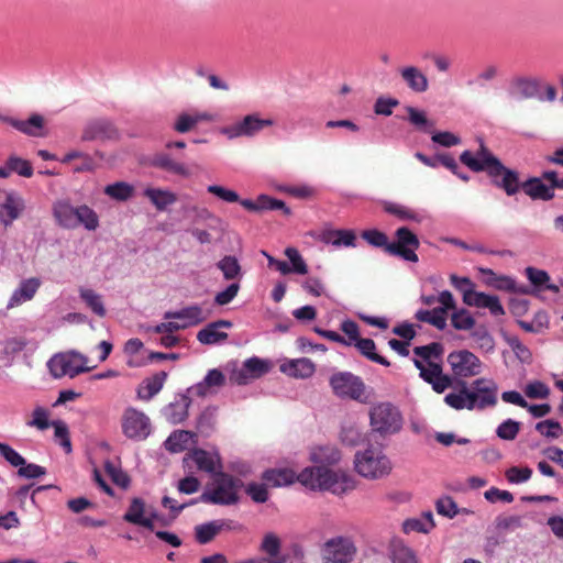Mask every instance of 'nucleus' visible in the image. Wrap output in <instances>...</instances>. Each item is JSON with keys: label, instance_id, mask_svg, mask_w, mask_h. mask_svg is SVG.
<instances>
[{"label": "nucleus", "instance_id": "f257e3e1", "mask_svg": "<svg viewBox=\"0 0 563 563\" xmlns=\"http://www.w3.org/2000/svg\"><path fill=\"white\" fill-rule=\"evenodd\" d=\"M460 161L474 173L485 172L492 185L505 191L507 196H515L520 191L519 173L505 166L484 142H481L475 153L470 150L462 152Z\"/></svg>", "mask_w": 563, "mask_h": 563}, {"label": "nucleus", "instance_id": "f03ea898", "mask_svg": "<svg viewBox=\"0 0 563 563\" xmlns=\"http://www.w3.org/2000/svg\"><path fill=\"white\" fill-rule=\"evenodd\" d=\"M456 389L444 397V402L455 410H484L498 401V386L493 379L477 378L470 386L465 380H457Z\"/></svg>", "mask_w": 563, "mask_h": 563}, {"label": "nucleus", "instance_id": "7ed1b4c3", "mask_svg": "<svg viewBox=\"0 0 563 563\" xmlns=\"http://www.w3.org/2000/svg\"><path fill=\"white\" fill-rule=\"evenodd\" d=\"M413 353L419 357L413 358V364L419 369V376L431 385L433 391L442 394L453 386V378L443 373V367L440 363L444 353L442 343L432 342L427 345L416 346Z\"/></svg>", "mask_w": 563, "mask_h": 563}, {"label": "nucleus", "instance_id": "20e7f679", "mask_svg": "<svg viewBox=\"0 0 563 563\" xmlns=\"http://www.w3.org/2000/svg\"><path fill=\"white\" fill-rule=\"evenodd\" d=\"M391 470L393 464L382 444H367L354 456V471L365 478L378 479L387 476Z\"/></svg>", "mask_w": 563, "mask_h": 563}, {"label": "nucleus", "instance_id": "39448f33", "mask_svg": "<svg viewBox=\"0 0 563 563\" xmlns=\"http://www.w3.org/2000/svg\"><path fill=\"white\" fill-rule=\"evenodd\" d=\"M368 418L372 433L383 439L397 434L404 426L401 411L389 401H382L372 406Z\"/></svg>", "mask_w": 563, "mask_h": 563}, {"label": "nucleus", "instance_id": "423d86ee", "mask_svg": "<svg viewBox=\"0 0 563 563\" xmlns=\"http://www.w3.org/2000/svg\"><path fill=\"white\" fill-rule=\"evenodd\" d=\"M243 482L228 473L216 474L213 482L199 496L205 504L231 506L239 501V490Z\"/></svg>", "mask_w": 563, "mask_h": 563}, {"label": "nucleus", "instance_id": "0eeeda50", "mask_svg": "<svg viewBox=\"0 0 563 563\" xmlns=\"http://www.w3.org/2000/svg\"><path fill=\"white\" fill-rule=\"evenodd\" d=\"M87 357L76 351L68 353L55 354L48 362L47 366L51 374L55 378L63 376L76 377L81 373L89 372L91 367L86 366Z\"/></svg>", "mask_w": 563, "mask_h": 563}, {"label": "nucleus", "instance_id": "6e6552de", "mask_svg": "<svg viewBox=\"0 0 563 563\" xmlns=\"http://www.w3.org/2000/svg\"><path fill=\"white\" fill-rule=\"evenodd\" d=\"M446 362L450 365L453 378V386L456 388L460 378H468L481 374L482 362L481 360L468 350H459L451 352Z\"/></svg>", "mask_w": 563, "mask_h": 563}, {"label": "nucleus", "instance_id": "1a4fd4ad", "mask_svg": "<svg viewBox=\"0 0 563 563\" xmlns=\"http://www.w3.org/2000/svg\"><path fill=\"white\" fill-rule=\"evenodd\" d=\"M395 238L396 240L387 246V253L417 263L419 258L416 251L420 246L418 236L407 227H400L396 230Z\"/></svg>", "mask_w": 563, "mask_h": 563}, {"label": "nucleus", "instance_id": "9d476101", "mask_svg": "<svg viewBox=\"0 0 563 563\" xmlns=\"http://www.w3.org/2000/svg\"><path fill=\"white\" fill-rule=\"evenodd\" d=\"M274 121L271 119H261L258 113H251L241 120L224 126L221 133L228 139L253 137L264 128L272 126Z\"/></svg>", "mask_w": 563, "mask_h": 563}, {"label": "nucleus", "instance_id": "9b49d317", "mask_svg": "<svg viewBox=\"0 0 563 563\" xmlns=\"http://www.w3.org/2000/svg\"><path fill=\"white\" fill-rule=\"evenodd\" d=\"M297 479L311 489H336L339 486V475L324 465L314 467H306L302 470Z\"/></svg>", "mask_w": 563, "mask_h": 563}, {"label": "nucleus", "instance_id": "f8f14e48", "mask_svg": "<svg viewBox=\"0 0 563 563\" xmlns=\"http://www.w3.org/2000/svg\"><path fill=\"white\" fill-rule=\"evenodd\" d=\"M122 431L131 440L143 441L151 434L150 418L143 411L129 407L122 416Z\"/></svg>", "mask_w": 563, "mask_h": 563}, {"label": "nucleus", "instance_id": "ddd939ff", "mask_svg": "<svg viewBox=\"0 0 563 563\" xmlns=\"http://www.w3.org/2000/svg\"><path fill=\"white\" fill-rule=\"evenodd\" d=\"M26 208L21 194L15 190H3L0 194V223L9 228L20 219Z\"/></svg>", "mask_w": 563, "mask_h": 563}, {"label": "nucleus", "instance_id": "4468645a", "mask_svg": "<svg viewBox=\"0 0 563 563\" xmlns=\"http://www.w3.org/2000/svg\"><path fill=\"white\" fill-rule=\"evenodd\" d=\"M258 550L264 556H254L238 563H287L289 556L282 552V540L274 532L264 534Z\"/></svg>", "mask_w": 563, "mask_h": 563}, {"label": "nucleus", "instance_id": "2eb2a0df", "mask_svg": "<svg viewBox=\"0 0 563 563\" xmlns=\"http://www.w3.org/2000/svg\"><path fill=\"white\" fill-rule=\"evenodd\" d=\"M119 136L118 129L113 122L107 118H96L89 120L81 133V141L84 142H106L115 140Z\"/></svg>", "mask_w": 563, "mask_h": 563}, {"label": "nucleus", "instance_id": "dca6fc26", "mask_svg": "<svg viewBox=\"0 0 563 563\" xmlns=\"http://www.w3.org/2000/svg\"><path fill=\"white\" fill-rule=\"evenodd\" d=\"M242 526L231 519L211 520L195 527V538L198 543L207 544L222 531H240Z\"/></svg>", "mask_w": 563, "mask_h": 563}, {"label": "nucleus", "instance_id": "f3484780", "mask_svg": "<svg viewBox=\"0 0 563 563\" xmlns=\"http://www.w3.org/2000/svg\"><path fill=\"white\" fill-rule=\"evenodd\" d=\"M352 556V543L342 537L328 540L322 548L323 563H349Z\"/></svg>", "mask_w": 563, "mask_h": 563}, {"label": "nucleus", "instance_id": "a211bd4d", "mask_svg": "<svg viewBox=\"0 0 563 563\" xmlns=\"http://www.w3.org/2000/svg\"><path fill=\"white\" fill-rule=\"evenodd\" d=\"M151 166L164 170L166 173L188 178L191 176L189 167L176 161L170 153L166 151L155 153L150 161Z\"/></svg>", "mask_w": 563, "mask_h": 563}, {"label": "nucleus", "instance_id": "6ab92c4d", "mask_svg": "<svg viewBox=\"0 0 563 563\" xmlns=\"http://www.w3.org/2000/svg\"><path fill=\"white\" fill-rule=\"evenodd\" d=\"M233 323L229 320L210 322L197 333V340L205 345H214L228 339V333L220 329H231Z\"/></svg>", "mask_w": 563, "mask_h": 563}, {"label": "nucleus", "instance_id": "aec40b11", "mask_svg": "<svg viewBox=\"0 0 563 563\" xmlns=\"http://www.w3.org/2000/svg\"><path fill=\"white\" fill-rule=\"evenodd\" d=\"M207 318L208 313H205L203 309L197 303L184 307L176 311H166L164 313V319L166 320H181L183 322L180 324L185 325V329L197 325L207 320Z\"/></svg>", "mask_w": 563, "mask_h": 563}, {"label": "nucleus", "instance_id": "412c9836", "mask_svg": "<svg viewBox=\"0 0 563 563\" xmlns=\"http://www.w3.org/2000/svg\"><path fill=\"white\" fill-rule=\"evenodd\" d=\"M543 180L542 175L540 177H530L521 183L520 190L532 200H552L555 197L552 185H545Z\"/></svg>", "mask_w": 563, "mask_h": 563}, {"label": "nucleus", "instance_id": "4be33fe9", "mask_svg": "<svg viewBox=\"0 0 563 563\" xmlns=\"http://www.w3.org/2000/svg\"><path fill=\"white\" fill-rule=\"evenodd\" d=\"M465 303L477 308H486L495 316H504L505 309L501 306L497 296L487 295L484 292L468 291L465 292Z\"/></svg>", "mask_w": 563, "mask_h": 563}, {"label": "nucleus", "instance_id": "5701e85b", "mask_svg": "<svg viewBox=\"0 0 563 563\" xmlns=\"http://www.w3.org/2000/svg\"><path fill=\"white\" fill-rule=\"evenodd\" d=\"M190 405V397L185 394H179L175 398V401L164 407L163 415L166 420L173 424L181 423L188 417V409Z\"/></svg>", "mask_w": 563, "mask_h": 563}, {"label": "nucleus", "instance_id": "b1692460", "mask_svg": "<svg viewBox=\"0 0 563 563\" xmlns=\"http://www.w3.org/2000/svg\"><path fill=\"white\" fill-rule=\"evenodd\" d=\"M40 279L35 277L22 280L19 287L11 295L7 309H12L31 300L40 288Z\"/></svg>", "mask_w": 563, "mask_h": 563}, {"label": "nucleus", "instance_id": "393cba45", "mask_svg": "<svg viewBox=\"0 0 563 563\" xmlns=\"http://www.w3.org/2000/svg\"><path fill=\"white\" fill-rule=\"evenodd\" d=\"M399 75L407 87L416 93H423L429 89L427 76L416 66L400 68Z\"/></svg>", "mask_w": 563, "mask_h": 563}, {"label": "nucleus", "instance_id": "a878e982", "mask_svg": "<svg viewBox=\"0 0 563 563\" xmlns=\"http://www.w3.org/2000/svg\"><path fill=\"white\" fill-rule=\"evenodd\" d=\"M354 347H356L362 355H364L369 361L380 364L383 366H390V362L376 353V344L372 339L361 338V332L358 327L354 323Z\"/></svg>", "mask_w": 563, "mask_h": 563}, {"label": "nucleus", "instance_id": "bb28decb", "mask_svg": "<svg viewBox=\"0 0 563 563\" xmlns=\"http://www.w3.org/2000/svg\"><path fill=\"white\" fill-rule=\"evenodd\" d=\"M146 514V506L142 498L134 497L131 500V504L128 508V511L124 514L123 519L126 522L142 526L146 529L153 530L154 529V522H152L151 518H145L144 515Z\"/></svg>", "mask_w": 563, "mask_h": 563}, {"label": "nucleus", "instance_id": "cd10ccee", "mask_svg": "<svg viewBox=\"0 0 563 563\" xmlns=\"http://www.w3.org/2000/svg\"><path fill=\"white\" fill-rule=\"evenodd\" d=\"M77 207L68 200H58L53 205V216L57 224L64 229L76 228Z\"/></svg>", "mask_w": 563, "mask_h": 563}, {"label": "nucleus", "instance_id": "c85d7f7f", "mask_svg": "<svg viewBox=\"0 0 563 563\" xmlns=\"http://www.w3.org/2000/svg\"><path fill=\"white\" fill-rule=\"evenodd\" d=\"M225 384V376L224 374L218 369L212 368L210 369L207 375L205 376L203 380L199 382L195 386L190 387L188 389L189 393H194L195 395L199 397H205L208 395L209 390L213 387L219 388L224 386Z\"/></svg>", "mask_w": 563, "mask_h": 563}, {"label": "nucleus", "instance_id": "c756f323", "mask_svg": "<svg viewBox=\"0 0 563 563\" xmlns=\"http://www.w3.org/2000/svg\"><path fill=\"white\" fill-rule=\"evenodd\" d=\"M166 378L167 373L164 371L154 374L152 377L145 378L136 390L137 397L145 401L151 400L162 390Z\"/></svg>", "mask_w": 563, "mask_h": 563}, {"label": "nucleus", "instance_id": "7c9ffc66", "mask_svg": "<svg viewBox=\"0 0 563 563\" xmlns=\"http://www.w3.org/2000/svg\"><path fill=\"white\" fill-rule=\"evenodd\" d=\"M0 120L9 123L18 131H20L26 135H30V136H38L40 135L38 131L43 128V124H44V120H43L42 115H40V114H32L30 117V119L26 121L16 120V119H13L10 117H4V115L0 114Z\"/></svg>", "mask_w": 563, "mask_h": 563}, {"label": "nucleus", "instance_id": "2f4dec72", "mask_svg": "<svg viewBox=\"0 0 563 563\" xmlns=\"http://www.w3.org/2000/svg\"><path fill=\"white\" fill-rule=\"evenodd\" d=\"M280 371L296 378H307L314 373V365L309 358L302 357L283 363Z\"/></svg>", "mask_w": 563, "mask_h": 563}, {"label": "nucleus", "instance_id": "473e14b6", "mask_svg": "<svg viewBox=\"0 0 563 563\" xmlns=\"http://www.w3.org/2000/svg\"><path fill=\"white\" fill-rule=\"evenodd\" d=\"M330 385L335 396L341 399L352 398V374L339 372L331 376Z\"/></svg>", "mask_w": 563, "mask_h": 563}, {"label": "nucleus", "instance_id": "72a5a7b5", "mask_svg": "<svg viewBox=\"0 0 563 563\" xmlns=\"http://www.w3.org/2000/svg\"><path fill=\"white\" fill-rule=\"evenodd\" d=\"M479 272L487 276L486 284L498 289L510 292L518 291L516 288V282L508 276H498L490 268H479ZM519 292L527 294L526 290L519 289Z\"/></svg>", "mask_w": 563, "mask_h": 563}, {"label": "nucleus", "instance_id": "f704fd0d", "mask_svg": "<svg viewBox=\"0 0 563 563\" xmlns=\"http://www.w3.org/2000/svg\"><path fill=\"white\" fill-rule=\"evenodd\" d=\"M144 196L161 211L177 201V196L174 192L159 188H146Z\"/></svg>", "mask_w": 563, "mask_h": 563}, {"label": "nucleus", "instance_id": "c9c22d12", "mask_svg": "<svg viewBox=\"0 0 563 563\" xmlns=\"http://www.w3.org/2000/svg\"><path fill=\"white\" fill-rule=\"evenodd\" d=\"M262 478L273 487H282L292 484L296 475L288 468H275L265 471Z\"/></svg>", "mask_w": 563, "mask_h": 563}, {"label": "nucleus", "instance_id": "e433bc0d", "mask_svg": "<svg viewBox=\"0 0 563 563\" xmlns=\"http://www.w3.org/2000/svg\"><path fill=\"white\" fill-rule=\"evenodd\" d=\"M225 280L239 282L242 278V268L235 256L227 255L217 263Z\"/></svg>", "mask_w": 563, "mask_h": 563}, {"label": "nucleus", "instance_id": "4c0bfd02", "mask_svg": "<svg viewBox=\"0 0 563 563\" xmlns=\"http://www.w3.org/2000/svg\"><path fill=\"white\" fill-rule=\"evenodd\" d=\"M195 434L191 431L178 430L174 431L164 442V446L172 453H178L187 449L189 440Z\"/></svg>", "mask_w": 563, "mask_h": 563}, {"label": "nucleus", "instance_id": "58836bf2", "mask_svg": "<svg viewBox=\"0 0 563 563\" xmlns=\"http://www.w3.org/2000/svg\"><path fill=\"white\" fill-rule=\"evenodd\" d=\"M416 319L434 325L439 330L446 327V316L443 308H434L433 310H418Z\"/></svg>", "mask_w": 563, "mask_h": 563}, {"label": "nucleus", "instance_id": "ea45409f", "mask_svg": "<svg viewBox=\"0 0 563 563\" xmlns=\"http://www.w3.org/2000/svg\"><path fill=\"white\" fill-rule=\"evenodd\" d=\"M103 192L117 201L129 200L134 192V187L125 181H117L104 187Z\"/></svg>", "mask_w": 563, "mask_h": 563}, {"label": "nucleus", "instance_id": "a19ab883", "mask_svg": "<svg viewBox=\"0 0 563 563\" xmlns=\"http://www.w3.org/2000/svg\"><path fill=\"white\" fill-rule=\"evenodd\" d=\"M79 225H84L89 231H93L99 227L98 214L87 205L77 207L76 228Z\"/></svg>", "mask_w": 563, "mask_h": 563}, {"label": "nucleus", "instance_id": "79ce46f5", "mask_svg": "<svg viewBox=\"0 0 563 563\" xmlns=\"http://www.w3.org/2000/svg\"><path fill=\"white\" fill-rule=\"evenodd\" d=\"M320 239L325 244L333 246H351L352 231L329 230L321 233Z\"/></svg>", "mask_w": 563, "mask_h": 563}, {"label": "nucleus", "instance_id": "37998d69", "mask_svg": "<svg viewBox=\"0 0 563 563\" xmlns=\"http://www.w3.org/2000/svg\"><path fill=\"white\" fill-rule=\"evenodd\" d=\"M79 296L93 313L101 318L106 316L107 311L99 294L89 288H80Z\"/></svg>", "mask_w": 563, "mask_h": 563}, {"label": "nucleus", "instance_id": "c03bdc74", "mask_svg": "<svg viewBox=\"0 0 563 563\" xmlns=\"http://www.w3.org/2000/svg\"><path fill=\"white\" fill-rule=\"evenodd\" d=\"M515 93L519 97L529 99L533 98L539 92V81L531 78H517L512 82Z\"/></svg>", "mask_w": 563, "mask_h": 563}, {"label": "nucleus", "instance_id": "a18cd8bd", "mask_svg": "<svg viewBox=\"0 0 563 563\" xmlns=\"http://www.w3.org/2000/svg\"><path fill=\"white\" fill-rule=\"evenodd\" d=\"M206 113L191 115L188 113H181L177 117L173 129L178 133H187L191 131L200 121L207 120Z\"/></svg>", "mask_w": 563, "mask_h": 563}, {"label": "nucleus", "instance_id": "49530a36", "mask_svg": "<svg viewBox=\"0 0 563 563\" xmlns=\"http://www.w3.org/2000/svg\"><path fill=\"white\" fill-rule=\"evenodd\" d=\"M340 452L332 446H320L311 452V460L320 465L334 464L340 461Z\"/></svg>", "mask_w": 563, "mask_h": 563}, {"label": "nucleus", "instance_id": "de8ad7c7", "mask_svg": "<svg viewBox=\"0 0 563 563\" xmlns=\"http://www.w3.org/2000/svg\"><path fill=\"white\" fill-rule=\"evenodd\" d=\"M342 330L345 333L346 338L342 336L341 334H339L338 332H334V331L322 330L320 328L314 329V331L318 334H320L331 341L339 342L344 345H351L352 344V320L351 319H347L342 323Z\"/></svg>", "mask_w": 563, "mask_h": 563}, {"label": "nucleus", "instance_id": "09e8293b", "mask_svg": "<svg viewBox=\"0 0 563 563\" xmlns=\"http://www.w3.org/2000/svg\"><path fill=\"white\" fill-rule=\"evenodd\" d=\"M393 563H418L413 551L401 542H394L390 548Z\"/></svg>", "mask_w": 563, "mask_h": 563}, {"label": "nucleus", "instance_id": "8fccbe9b", "mask_svg": "<svg viewBox=\"0 0 563 563\" xmlns=\"http://www.w3.org/2000/svg\"><path fill=\"white\" fill-rule=\"evenodd\" d=\"M217 417V407L209 406L201 411L197 420V429L200 433L209 435L213 430Z\"/></svg>", "mask_w": 563, "mask_h": 563}, {"label": "nucleus", "instance_id": "3c124183", "mask_svg": "<svg viewBox=\"0 0 563 563\" xmlns=\"http://www.w3.org/2000/svg\"><path fill=\"white\" fill-rule=\"evenodd\" d=\"M257 211L264 210H282L285 216H290V209L285 205L283 200L272 198L266 195H261L256 199Z\"/></svg>", "mask_w": 563, "mask_h": 563}, {"label": "nucleus", "instance_id": "603ef678", "mask_svg": "<svg viewBox=\"0 0 563 563\" xmlns=\"http://www.w3.org/2000/svg\"><path fill=\"white\" fill-rule=\"evenodd\" d=\"M7 166L11 173H15L19 176L30 178L33 175L31 163L21 157L14 155L10 156L7 161Z\"/></svg>", "mask_w": 563, "mask_h": 563}, {"label": "nucleus", "instance_id": "864d4df0", "mask_svg": "<svg viewBox=\"0 0 563 563\" xmlns=\"http://www.w3.org/2000/svg\"><path fill=\"white\" fill-rule=\"evenodd\" d=\"M244 365L246 366V369L252 379L260 378L264 374L268 373L271 368L268 361L258 358L256 356L245 360Z\"/></svg>", "mask_w": 563, "mask_h": 563}, {"label": "nucleus", "instance_id": "5fc2aeb1", "mask_svg": "<svg viewBox=\"0 0 563 563\" xmlns=\"http://www.w3.org/2000/svg\"><path fill=\"white\" fill-rule=\"evenodd\" d=\"M520 426V422L507 419L497 427L496 434L501 440L512 441L517 438Z\"/></svg>", "mask_w": 563, "mask_h": 563}, {"label": "nucleus", "instance_id": "6e6d98bb", "mask_svg": "<svg viewBox=\"0 0 563 563\" xmlns=\"http://www.w3.org/2000/svg\"><path fill=\"white\" fill-rule=\"evenodd\" d=\"M51 426L54 428L55 438L59 441L60 446L66 451V453H70L71 443L67 424L62 420H54Z\"/></svg>", "mask_w": 563, "mask_h": 563}, {"label": "nucleus", "instance_id": "4d7b16f0", "mask_svg": "<svg viewBox=\"0 0 563 563\" xmlns=\"http://www.w3.org/2000/svg\"><path fill=\"white\" fill-rule=\"evenodd\" d=\"M192 461L196 466L203 472L213 473L214 472V459L213 456L205 450H196L191 455Z\"/></svg>", "mask_w": 563, "mask_h": 563}, {"label": "nucleus", "instance_id": "13d9d810", "mask_svg": "<svg viewBox=\"0 0 563 563\" xmlns=\"http://www.w3.org/2000/svg\"><path fill=\"white\" fill-rule=\"evenodd\" d=\"M361 236L368 244L375 247H382L387 253V246L390 244V242H388V238L384 232L376 229L365 230L361 233Z\"/></svg>", "mask_w": 563, "mask_h": 563}, {"label": "nucleus", "instance_id": "bf43d9fd", "mask_svg": "<svg viewBox=\"0 0 563 563\" xmlns=\"http://www.w3.org/2000/svg\"><path fill=\"white\" fill-rule=\"evenodd\" d=\"M536 430L547 438L558 439L562 435L563 429L558 421L543 420L536 424Z\"/></svg>", "mask_w": 563, "mask_h": 563}, {"label": "nucleus", "instance_id": "052dcab7", "mask_svg": "<svg viewBox=\"0 0 563 563\" xmlns=\"http://www.w3.org/2000/svg\"><path fill=\"white\" fill-rule=\"evenodd\" d=\"M0 455L13 467L25 464V459L7 443L0 442Z\"/></svg>", "mask_w": 563, "mask_h": 563}, {"label": "nucleus", "instance_id": "680f3d73", "mask_svg": "<svg viewBox=\"0 0 563 563\" xmlns=\"http://www.w3.org/2000/svg\"><path fill=\"white\" fill-rule=\"evenodd\" d=\"M452 325L457 330H470L474 327L475 320L471 313L465 310H459L451 317Z\"/></svg>", "mask_w": 563, "mask_h": 563}, {"label": "nucleus", "instance_id": "e2e57ef3", "mask_svg": "<svg viewBox=\"0 0 563 563\" xmlns=\"http://www.w3.org/2000/svg\"><path fill=\"white\" fill-rule=\"evenodd\" d=\"M525 394L531 399H547L550 396V388L544 383L534 380L526 386Z\"/></svg>", "mask_w": 563, "mask_h": 563}, {"label": "nucleus", "instance_id": "0e129e2a", "mask_svg": "<svg viewBox=\"0 0 563 563\" xmlns=\"http://www.w3.org/2000/svg\"><path fill=\"white\" fill-rule=\"evenodd\" d=\"M506 478L509 483L520 484L527 482L532 476V470L528 466H511L506 471Z\"/></svg>", "mask_w": 563, "mask_h": 563}, {"label": "nucleus", "instance_id": "69168bd1", "mask_svg": "<svg viewBox=\"0 0 563 563\" xmlns=\"http://www.w3.org/2000/svg\"><path fill=\"white\" fill-rule=\"evenodd\" d=\"M240 290V283L233 282L225 289L219 291L214 296V303L217 306L229 305L236 296Z\"/></svg>", "mask_w": 563, "mask_h": 563}, {"label": "nucleus", "instance_id": "338daca9", "mask_svg": "<svg viewBox=\"0 0 563 563\" xmlns=\"http://www.w3.org/2000/svg\"><path fill=\"white\" fill-rule=\"evenodd\" d=\"M399 106V101L396 98L379 97L376 99L374 104V112L378 115H391L393 109Z\"/></svg>", "mask_w": 563, "mask_h": 563}, {"label": "nucleus", "instance_id": "774afa93", "mask_svg": "<svg viewBox=\"0 0 563 563\" xmlns=\"http://www.w3.org/2000/svg\"><path fill=\"white\" fill-rule=\"evenodd\" d=\"M373 397V389L368 388L360 377L354 376V400L366 404L369 402Z\"/></svg>", "mask_w": 563, "mask_h": 563}]
</instances>
